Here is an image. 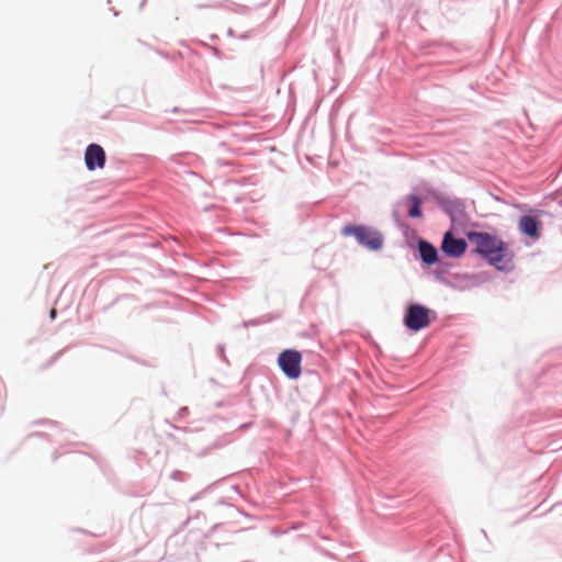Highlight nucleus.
I'll list each match as a JSON object with an SVG mask.
<instances>
[{"label": "nucleus", "instance_id": "obj_3", "mask_svg": "<svg viewBox=\"0 0 562 562\" xmlns=\"http://www.w3.org/2000/svg\"><path fill=\"white\" fill-rule=\"evenodd\" d=\"M404 324L407 328L418 331L430 324L429 310L419 304L408 306Z\"/></svg>", "mask_w": 562, "mask_h": 562}, {"label": "nucleus", "instance_id": "obj_6", "mask_svg": "<svg viewBox=\"0 0 562 562\" xmlns=\"http://www.w3.org/2000/svg\"><path fill=\"white\" fill-rule=\"evenodd\" d=\"M467 241L462 238H454L451 232L443 235L441 250L449 257H460L467 250Z\"/></svg>", "mask_w": 562, "mask_h": 562}, {"label": "nucleus", "instance_id": "obj_10", "mask_svg": "<svg viewBox=\"0 0 562 562\" xmlns=\"http://www.w3.org/2000/svg\"><path fill=\"white\" fill-rule=\"evenodd\" d=\"M55 315H56V311H55V310H52V311H50V317H52V318H54V317H55Z\"/></svg>", "mask_w": 562, "mask_h": 562}, {"label": "nucleus", "instance_id": "obj_4", "mask_svg": "<svg viewBox=\"0 0 562 562\" xmlns=\"http://www.w3.org/2000/svg\"><path fill=\"white\" fill-rule=\"evenodd\" d=\"M278 363L283 373L290 379H297L301 374L302 356L299 351L288 349L278 357Z\"/></svg>", "mask_w": 562, "mask_h": 562}, {"label": "nucleus", "instance_id": "obj_2", "mask_svg": "<svg viewBox=\"0 0 562 562\" xmlns=\"http://www.w3.org/2000/svg\"><path fill=\"white\" fill-rule=\"evenodd\" d=\"M341 233L345 236H355L360 245L370 250H379L383 244V237L378 231L363 225H346Z\"/></svg>", "mask_w": 562, "mask_h": 562}, {"label": "nucleus", "instance_id": "obj_9", "mask_svg": "<svg viewBox=\"0 0 562 562\" xmlns=\"http://www.w3.org/2000/svg\"><path fill=\"white\" fill-rule=\"evenodd\" d=\"M408 200L412 203V206H411V209L408 211V215L411 217H422L423 216V212H422V209H420V204H422L420 199L417 195H411L408 198Z\"/></svg>", "mask_w": 562, "mask_h": 562}, {"label": "nucleus", "instance_id": "obj_5", "mask_svg": "<svg viewBox=\"0 0 562 562\" xmlns=\"http://www.w3.org/2000/svg\"><path fill=\"white\" fill-rule=\"evenodd\" d=\"M105 151L98 144H90L86 148L85 162L88 170L102 169L105 165Z\"/></svg>", "mask_w": 562, "mask_h": 562}, {"label": "nucleus", "instance_id": "obj_8", "mask_svg": "<svg viewBox=\"0 0 562 562\" xmlns=\"http://www.w3.org/2000/svg\"><path fill=\"white\" fill-rule=\"evenodd\" d=\"M418 250L423 261L427 265H434L438 261L437 249L427 240L418 241Z\"/></svg>", "mask_w": 562, "mask_h": 562}, {"label": "nucleus", "instance_id": "obj_7", "mask_svg": "<svg viewBox=\"0 0 562 562\" xmlns=\"http://www.w3.org/2000/svg\"><path fill=\"white\" fill-rule=\"evenodd\" d=\"M539 226H540L539 221L536 217L530 216V215L521 216L518 222L519 231L522 234H525L531 238H535V239L539 237Z\"/></svg>", "mask_w": 562, "mask_h": 562}, {"label": "nucleus", "instance_id": "obj_1", "mask_svg": "<svg viewBox=\"0 0 562 562\" xmlns=\"http://www.w3.org/2000/svg\"><path fill=\"white\" fill-rule=\"evenodd\" d=\"M467 237L474 247L473 251L496 269L505 270L513 262L514 255L508 245L497 236L485 232H469Z\"/></svg>", "mask_w": 562, "mask_h": 562}]
</instances>
